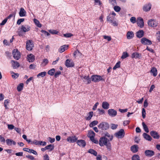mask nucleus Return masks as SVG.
<instances>
[{"instance_id": "f257e3e1", "label": "nucleus", "mask_w": 160, "mask_h": 160, "mask_svg": "<svg viewBox=\"0 0 160 160\" xmlns=\"http://www.w3.org/2000/svg\"><path fill=\"white\" fill-rule=\"evenodd\" d=\"M99 144L101 146H106L107 149L109 151H110L111 150V143L109 142V139L105 137H102L100 138L99 141Z\"/></svg>"}, {"instance_id": "f03ea898", "label": "nucleus", "mask_w": 160, "mask_h": 160, "mask_svg": "<svg viewBox=\"0 0 160 160\" xmlns=\"http://www.w3.org/2000/svg\"><path fill=\"white\" fill-rule=\"evenodd\" d=\"M98 128L102 130H107L109 127V124L106 122H102L100 123L98 126Z\"/></svg>"}, {"instance_id": "7ed1b4c3", "label": "nucleus", "mask_w": 160, "mask_h": 160, "mask_svg": "<svg viewBox=\"0 0 160 160\" xmlns=\"http://www.w3.org/2000/svg\"><path fill=\"white\" fill-rule=\"evenodd\" d=\"M114 17L112 16L111 14H109L107 17V21L110 23H112V25L114 26H117L118 23L117 22L114 20Z\"/></svg>"}, {"instance_id": "20e7f679", "label": "nucleus", "mask_w": 160, "mask_h": 160, "mask_svg": "<svg viewBox=\"0 0 160 160\" xmlns=\"http://www.w3.org/2000/svg\"><path fill=\"white\" fill-rule=\"evenodd\" d=\"M91 78L92 81L94 82H97L100 81H104V79L102 77L98 75H92L91 77Z\"/></svg>"}, {"instance_id": "39448f33", "label": "nucleus", "mask_w": 160, "mask_h": 160, "mask_svg": "<svg viewBox=\"0 0 160 160\" xmlns=\"http://www.w3.org/2000/svg\"><path fill=\"white\" fill-rule=\"evenodd\" d=\"M12 54L14 58L17 60H19L20 58V53L17 49H14L12 51Z\"/></svg>"}, {"instance_id": "423d86ee", "label": "nucleus", "mask_w": 160, "mask_h": 160, "mask_svg": "<svg viewBox=\"0 0 160 160\" xmlns=\"http://www.w3.org/2000/svg\"><path fill=\"white\" fill-rule=\"evenodd\" d=\"M116 137L118 138H122L125 135V132L123 129H120L118 132L115 134Z\"/></svg>"}, {"instance_id": "0eeeda50", "label": "nucleus", "mask_w": 160, "mask_h": 160, "mask_svg": "<svg viewBox=\"0 0 160 160\" xmlns=\"http://www.w3.org/2000/svg\"><path fill=\"white\" fill-rule=\"evenodd\" d=\"M34 45L32 42V41L28 40L27 41L26 43V49L28 51H31L32 50Z\"/></svg>"}, {"instance_id": "6e6552de", "label": "nucleus", "mask_w": 160, "mask_h": 160, "mask_svg": "<svg viewBox=\"0 0 160 160\" xmlns=\"http://www.w3.org/2000/svg\"><path fill=\"white\" fill-rule=\"evenodd\" d=\"M148 24L149 26L152 27H155L158 24V23L156 20L152 19L149 20Z\"/></svg>"}, {"instance_id": "1a4fd4ad", "label": "nucleus", "mask_w": 160, "mask_h": 160, "mask_svg": "<svg viewBox=\"0 0 160 160\" xmlns=\"http://www.w3.org/2000/svg\"><path fill=\"white\" fill-rule=\"evenodd\" d=\"M142 43L145 45H150L152 44V41L145 38H143L141 40Z\"/></svg>"}, {"instance_id": "9d476101", "label": "nucleus", "mask_w": 160, "mask_h": 160, "mask_svg": "<svg viewBox=\"0 0 160 160\" xmlns=\"http://www.w3.org/2000/svg\"><path fill=\"white\" fill-rule=\"evenodd\" d=\"M65 64L68 68L73 67L74 66V64L73 61L69 59H67L66 60Z\"/></svg>"}, {"instance_id": "9b49d317", "label": "nucleus", "mask_w": 160, "mask_h": 160, "mask_svg": "<svg viewBox=\"0 0 160 160\" xmlns=\"http://www.w3.org/2000/svg\"><path fill=\"white\" fill-rule=\"evenodd\" d=\"M137 24L141 28H142L144 26L143 19L141 17H139L137 19Z\"/></svg>"}, {"instance_id": "f8f14e48", "label": "nucleus", "mask_w": 160, "mask_h": 160, "mask_svg": "<svg viewBox=\"0 0 160 160\" xmlns=\"http://www.w3.org/2000/svg\"><path fill=\"white\" fill-rule=\"evenodd\" d=\"M145 155L148 157H152L155 154V152L152 150H147L144 152Z\"/></svg>"}, {"instance_id": "ddd939ff", "label": "nucleus", "mask_w": 160, "mask_h": 160, "mask_svg": "<svg viewBox=\"0 0 160 160\" xmlns=\"http://www.w3.org/2000/svg\"><path fill=\"white\" fill-rule=\"evenodd\" d=\"M152 5L149 3L145 4L143 7L142 10L143 11L148 12L149 11L151 8Z\"/></svg>"}, {"instance_id": "4468645a", "label": "nucleus", "mask_w": 160, "mask_h": 160, "mask_svg": "<svg viewBox=\"0 0 160 160\" xmlns=\"http://www.w3.org/2000/svg\"><path fill=\"white\" fill-rule=\"evenodd\" d=\"M6 144L8 146H12V145H15L16 144V142L13 140L10 139H7L6 141Z\"/></svg>"}, {"instance_id": "2eb2a0df", "label": "nucleus", "mask_w": 160, "mask_h": 160, "mask_svg": "<svg viewBox=\"0 0 160 160\" xmlns=\"http://www.w3.org/2000/svg\"><path fill=\"white\" fill-rule=\"evenodd\" d=\"M77 140L78 138L75 136H69L67 139V141L70 143L75 142Z\"/></svg>"}, {"instance_id": "dca6fc26", "label": "nucleus", "mask_w": 160, "mask_h": 160, "mask_svg": "<svg viewBox=\"0 0 160 160\" xmlns=\"http://www.w3.org/2000/svg\"><path fill=\"white\" fill-rule=\"evenodd\" d=\"M31 27L29 25H22L21 27V31H22L24 32H28L30 30Z\"/></svg>"}, {"instance_id": "f3484780", "label": "nucleus", "mask_w": 160, "mask_h": 160, "mask_svg": "<svg viewBox=\"0 0 160 160\" xmlns=\"http://www.w3.org/2000/svg\"><path fill=\"white\" fill-rule=\"evenodd\" d=\"M108 113L111 117H114L117 115V112L114 109H110L108 110Z\"/></svg>"}, {"instance_id": "a211bd4d", "label": "nucleus", "mask_w": 160, "mask_h": 160, "mask_svg": "<svg viewBox=\"0 0 160 160\" xmlns=\"http://www.w3.org/2000/svg\"><path fill=\"white\" fill-rule=\"evenodd\" d=\"M151 136L154 138L158 139L159 138V135L158 133L154 131H151L150 132Z\"/></svg>"}, {"instance_id": "6ab92c4d", "label": "nucleus", "mask_w": 160, "mask_h": 160, "mask_svg": "<svg viewBox=\"0 0 160 160\" xmlns=\"http://www.w3.org/2000/svg\"><path fill=\"white\" fill-rule=\"evenodd\" d=\"M77 144L80 147H82L83 148L86 145V142L84 140H77Z\"/></svg>"}, {"instance_id": "aec40b11", "label": "nucleus", "mask_w": 160, "mask_h": 160, "mask_svg": "<svg viewBox=\"0 0 160 160\" xmlns=\"http://www.w3.org/2000/svg\"><path fill=\"white\" fill-rule=\"evenodd\" d=\"M12 66L13 69L18 68L20 66L19 63L17 61L12 60L11 61Z\"/></svg>"}, {"instance_id": "412c9836", "label": "nucleus", "mask_w": 160, "mask_h": 160, "mask_svg": "<svg viewBox=\"0 0 160 160\" xmlns=\"http://www.w3.org/2000/svg\"><path fill=\"white\" fill-rule=\"evenodd\" d=\"M23 150L24 151L30 153H32L36 155H38V153L37 152L33 149H30L27 148H23Z\"/></svg>"}, {"instance_id": "4be33fe9", "label": "nucleus", "mask_w": 160, "mask_h": 160, "mask_svg": "<svg viewBox=\"0 0 160 160\" xmlns=\"http://www.w3.org/2000/svg\"><path fill=\"white\" fill-rule=\"evenodd\" d=\"M82 78L84 79V80L83 81L84 82H87V84H89L91 82V78H90L89 76H85L83 77L82 76Z\"/></svg>"}, {"instance_id": "5701e85b", "label": "nucleus", "mask_w": 160, "mask_h": 160, "mask_svg": "<svg viewBox=\"0 0 160 160\" xmlns=\"http://www.w3.org/2000/svg\"><path fill=\"white\" fill-rule=\"evenodd\" d=\"M19 15L21 17L26 16V12L22 8H21L20 9V11L19 12Z\"/></svg>"}, {"instance_id": "b1692460", "label": "nucleus", "mask_w": 160, "mask_h": 160, "mask_svg": "<svg viewBox=\"0 0 160 160\" xmlns=\"http://www.w3.org/2000/svg\"><path fill=\"white\" fill-rule=\"evenodd\" d=\"M68 47V45H64L60 47L58 49V52L60 53L64 52Z\"/></svg>"}, {"instance_id": "393cba45", "label": "nucleus", "mask_w": 160, "mask_h": 160, "mask_svg": "<svg viewBox=\"0 0 160 160\" xmlns=\"http://www.w3.org/2000/svg\"><path fill=\"white\" fill-rule=\"evenodd\" d=\"M144 34V32L142 30H139L136 33V36L138 38H142Z\"/></svg>"}, {"instance_id": "a878e982", "label": "nucleus", "mask_w": 160, "mask_h": 160, "mask_svg": "<svg viewBox=\"0 0 160 160\" xmlns=\"http://www.w3.org/2000/svg\"><path fill=\"white\" fill-rule=\"evenodd\" d=\"M127 38L128 39H132L134 37V34L132 31H128L126 34Z\"/></svg>"}, {"instance_id": "bb28decb", "label": "nucleus", "mask_w": 160, "mask_h": 160, "mask_svg": "<svg viewBox=\"0 0 160 160\" xmlns=\"http://www.w3.org/2000/svg\"><path fill=\"white\" fill-rule=\"evenodd\" d=\"M28 60L29 62H33L34 60V56L32 54H30L27 56Z\"/></svg>"}, {"instance_id": "cd10ccee", "label": "nucleus", "mask_w": 160, "mask_h": 160, "mask_svg": "<svg viewBox=\"0 0 160 160\" xmlns=\"http://www.w3.org/2000/svg\"><path fill=\"white\" fill-rule=\"evenodd\" d=\"M150 72L152 73V75L154 77H156L157 75V70L154 67L152 68Z\"/></svg>"}, {"instance_id": "c85d7f7f", "label": "nucleus", "mask_w": 160, "mask_h": 160, "mask_svg": "<svg viewBox=\"0 0 160 160\" xmlns=\"http://www.w3.org/2000/svg\"><path fill=\"white\" fill-rule=\"evenodd\" d=\"M138 147L137 145H134L131 147V151L133 153H135L138 151Z\"/></svg>"}, {"instance_id": "c756f323", "label": "nucleus", "mask_w": 160, "mask_h": 160, "mask_svg": "<svg viewBox=\"0 0 160 160\" xmlns=\"http://www.w3.org/2000/svg\"><path fill=\"white\" fill-rule=\"evenodd\" d=\"M88 117H86L85 118L86 120H90L93 115V112L92 111L90 112L88 114Z\"/></svg>"}, {"instance_id": "7c9ffc66", "label": "nucleus", "mask_w": 160, "mask_h": 160, "mask_svg": "<svg viewBox=\"0 0 160 160\" xmlns=\"http://www.w3.org/2000/svg\"><path fill=\"white\" fill-rule=\"evenodd\" d=\"M142 135L144 138L146 140L149 141H151L152 138L149 135L147 134L146 133H144Z\"/></svg>"}, {"instance_id": "2f4dec72", "label": "nucleus", "mask_w": 160, "mask_h": 160, "mask_svg": "<svg viewBox=\"0 0 160 160\" xmlns=\"http://www.w3.org/2000/svg\"><path fill=\"white\" fill-rule=\"evenodd\" d=\"M109 103L106 102H103L102 103V107L105 109H107L109 108Z\"/></svg>"}, {"instance_id": "473e14b6", "label": "nucleus", "mask_w": 160, "mask_h": 160, "mask_svg": "<svg viewBox=\"0 0 160 160\" xmlns=\"http://www.w3.org/2000/svg\"><path fill=\"white\" fill-rule=\"evenodd\" d=\"M141 54L138 52H134L132 54V58H139L141 57Z\"/></svg>"}, {"instance_id": "72a5a7b5", "label": "nucleus", "mask_w": 160, "mask_h": 160, "mask_svg": "<svg viewBox=\"0 0 160 160\" xmlns=\"http://www.w3.org/2000/svg\"><path fill=\"white\" fill-rule=\"evenodd\" d=\"M95 136V133L92 130L89 131L88 132V137L90 138H93V137H94Z\"/></svg>"}, {"instance_id": "f704fd0d", "label": "nucleus", "mask_w": 160, "mask_h": 160, "mask_svg": "<svg viewBox=\"0 0 160 160\" xmlns=\"http://www.w3.org/2000/svg\"><path fill=\"white\" fill-rule=\"evenodd\" d=\"M88 152L93 154L95 156H97V152L93 149H89L88 151Z\"/></svg>"}, {"instance_id": "c9c22d12", "label": "nucleus", "mask_w": 160, "mask_h": 160, "mask_svg": "<svg viewBox=\"0 0 160 160\" xmlns=\"http://www.w3.org/2000/svg\"><path fill=\"white\" fill-rule=\"evenodd\" d=\"M34 22L35 25L38 27L41 28L42 27V24L40 23L39 21L36 19H34Z\"/></svg>"}, {"instance_id": "e433bc0d", "label": "nucleus", "mask_w": 160, "mask_h": 160, "mask_svg": "<svg viewBox=\"0 0 160 160\" xmlns=\"http://www.w3.org/2000/svg\"><path fill=\"white\" fill-rule=\"evenodd\" d=\"M55 71V69L54 68H52L48 71V73L49 75L52 76L54 75Z\"/></svg>"}, {"instance_id": "4c0bfd02", "label": "nucleus", "mask_w": 160, "mask_h": 160, "mask_svg": "<svg viewBox=\"0 0 160 160\" xmlns=\"http://www.w3.org/2000/svg\"><path fill=\"white\" fill-rule=\"evenodd\" d=\"M46 74L47 72L45 71L39 73L37 75V77L38 78H39L40 77H41L42 78L45 76L46 75Z\"/></svg>"}, {"instance_id": "58836bf2", "label": "nucleus", "mask_w": 160, "mask_h": 160, "mask_svg": "<svg viewBox=\"0 0 160 160\" xmlns=\"http://www.w3.org/2000/svg\"><path fill=\"white\" fill-rule=\"evenodd\" d=\"M142 124L143 128V129L145 132L147 133L149 132V130L147 126L146 125L144 122H142Z\"/></svg>"}, {"instance_id": "ea45409f", "label": "nucleus", "mask_w": 160, "mask_h": 160, "mask_svg": "<svg viewBox=\"0 0 160 160\" xmlns=\"http://www.w3.org/2000/svg\"><path fill=\"white\" fill-rule=\"evenodd\" d=\"M23 84L20 83L17 87V89L18 92L21 91L23 89Z\"/></svg>"}, {"instance_id": "a19ab883", "label": "nucleus", "mask_w": 160, "mask_h": 160, "mask_svg": "<svg viewBox=\"0 0 160 160\" xmlns=\"http://www.w3.org/2000/svg\"><path fill=\"white\" fill-rule=\"evenodd\" d=\"M98 123V122L97 120H94L92 122L89 124L90 127H92L97 125Z\"/></svg>"}, {"instance_id": "79ce46f5", "label": "nucleus", "mask_w": 160, "mask_h": 160, "mask_svg": "<svg viewBox=\"0 0 160 160\" xmlns=\"http://www.w3.org/2000/svg\"><path fill=\"white\" fill-rule=\"evenodd\" d=\"M140 157L139 155L137 154L133 155L132 158V160H140Z\"/></svg>"}, {"instance_id": "37998d69", "label": "nucleus", "mask_w": 160, "mask_h": 160, "mask_svg": "<svg viewBox=\"0 0 160 160\" xmlns=\"http://www.w3.org/2000/svg\"><path fill=\"white\" fill-rule=\"evenodd\" d=\"M104 137H106V138H107V137L109 138V141H112L113 138V136H110L109 134L107 132H106L105 134V135Z\"/></svg>"}, {"instance_id": "c03bdc74", "label": "nucleus", "mask_w": 160, "mask_h": 160, "mask_svg": "<svg viewBox=\"0 0 160 160\" xmlns=\"http://www.w3.org/2000/svg\"><path fill=\"white\" fill-rule=\"evenodd\" d=\"M48 150L49 149L50 151H52L54 148V146L52 144H49L46 146Z\"/></svg>"}, {"instance_id": "a18cd8bd", "label": "nucleus", "mask_w": 160, "mask_h": 160, "mask_svg": "<svg viewBox=\"0 0 160 160\" xmlns=\"http://www.w3.org/2000/svg\"><path fill=\"white\" fill-rule=\"evenodd\" d=\"M120 63L121 62L120 61L118 62L113 67V69L114 70L117 68H119L120 66Z\"/></svg>"}, {"instance_id": "49530a36", "label": "nucleus", "mask_w": 160, "mask_h": 160, "mask_svg": "<svg viewBox=\"0 0 160 160\" xmlns=\"http://www.w3.org/2000/svg\"><path fill=\"white\" fill-rule=\"evenodd\" d=\"M129 56V54L126 52H124L123 53L122 56H121V58L123 59L126 58Z\"/></svg>"}, {"instance_id": "de8ad7c7", "label": "nucleus", "mask_w": 160, "mask_h": 160, "mask_svg": "<svg viewBox=\"0 0 160 160\" xmlns=\"http://www.w3.org/2000/svg\"><path fill=\"white\" fill-rule=\"evenodd\" d=\"M49 32L50 33H51V34H58V31H57L56 30H49Z\"/></svg>"}, {"instance_id": "09e8293b", "label": "nucleus", "mask_w": 160, "mask_h": 160, "mask_svg": "<svg viewBox=\"0 0 160 160\" xmlns=\"http://www.w3.org/2000/svg\"><path fill=\"white\" fill-rule=\"evenodd\" d=\"M40 141H38L36 140H34L32 142L31 144H35L37 145H39V144H41L40 142Z\"/></svg>"}, {"instance_id": "8fccbe9b", "label": "nucleus", "mask_w": 160, "mask_h": 160, "mask_svg": "<svg viewBox=\"0 0 160 160\" xmlns=\"http://www.w3.org/2000/svg\"><path fill=\"white\" fill-rule=\"evenodd\" d=\"M5 141V138L2 135H0V142L2 143H4Z\"/></svg>"}, {"instance_id": "3c124183", "label": "nucleus", "mask_w": 160, "mask_h": 160, "mask_svg": "<svg viewBox=\"0 0 160 160\" xmlns=\"http://www.w3.org/2000/svg\"><path fill=\"white\" fill-rule=\"evenodd\" d=\"M114 10L116 12H119L121 10V8L118 6H116L114 7Z\"/></svg>"}, {"instance_id": "603ef678", "label": "nucleus", "mask_w": 160, "mask_h": 160, "mask_svg": "<svg viewBox=\"0 0 160 160\" xmlns=\"http://www.w3.org/2000/svg\"><path fill=\"white\" fill-rule=\"evenodd\" d=\"M142 118L144 119L146 117V110L144 108H143L142 109Z\"/></svg>"}, {"instance_id": "864d4df0", "label": "nucleus", "mask_w": 160, "mask_h": 160, "mask_svg": "<svg viewBox=\"0 0 160 160\" xmlns=\"http://www.w3.org/2000/svg\"><path fill=\"white\" fill-rule=\"evenodd\" d=\"M130 21L132 23H135L136 22V18L134 17H131L130 19Z\"/></svg>"}, {"instance_id": "5fc2aeb1", "label": "nucleus", "mask_w": 160, "mask_h": 160, "mask_svg": "<svg viewBox=\"0 0 160 160\" xmlns=\"http://www.w3.org/2000/svg\"><path fill=\"white\" fill-rule=\"evenodd\" d=\"M24 21V18H21L18 19L17 22V24L18 25H20L21 22H23Z\"/></svg>"}, {"instance_id": "6e6d98bb", "label": "nucleus", "mask_w": 160, "mask_h": 160, "mask_svg": "<svg viewBox=\"0 0 160 160\" xmlns=\"http://www.w3.org/2000/svg\"><path fill=\"white\" fill-rule=\"evenodd\" d=\"M109 2L113 6L117 4L116 0H109Z\"/></svg>"}, {"instance_id": "4d7b16f0", "label": "nucleus", "mask_w": 160, "mask_h": 160, "mask_svg": "<svg viewBox=\"0 0 160 160\" xmlns=\"http://www.w3.org/2000/svg\"><path fill=\"white\" fill-rule=\"evenodd\" d=\"M103 37L104 39H107L108 41H109L111 40V38L110 36L104 35Z\"/></svg>"}, {"instance_id": "13d9d810", "label": "nucleus", "mask_w": 160, "mask_h": 160, "mask_svg": "<svg viewBox=\"0 0 160 160\" xmlns=\"http://www.w3.org/2000/svg\"><path fill=\"white\" fill-rule=\"evenodd\" d=\"M61 73V72L58 71L57 72H56L54 74V77L55 78H57L58 77V76L60 75Z\"/></svg>"}, {"instance_id": "bf43d9fd", "label": "nucleus", "mask_w": 160, "mask_h": 160, "mask_svg": "<svg viewBox=\"0 0 160 160\" xmlns=\"http://www.w3.org/2000/svg\"><path fill=\"white\" fill-rule=\"evenodd\" d=\"M8 128L9 129L12 130L14 128V126L12 124H8Z\"/></svg>"}, {"instance_id": "052dcab7", "label": "nucleus", "mask_w": 160, "mask_h": 160, "mask_svg": "<svg viewBox=\"0 0 160 160\" xmlns=\"http://www.w3.org/2000/svg\"><path fill=\"white\" fill-rule=\"evenodd\" d=\"M98 110L99 112V114L100 115L102 114L105 112L104 110L102 109H100L99 108H98Z\"/></svg>"}, {"instance_id": "680f3d73", "label": "nucleus", "mask_w": 160, "mask_h": 160, "mask_svg": "<svg viewBox=\"0 0 160 160\" xmlns=\"http://www.w3.org/2000/svg\"><path fill=\"white\" fill-rule=\"evenodd\" d=\"M73 36V35L71 33H67L64 34V36L66 38L71 37Z\"/></svg>"}, {"instance_id": "e2e57ef3", "label": "nucleus", "mask_w": 160, "mask_h": 160, "mask_svg": "<svg viewBox=\"0 0 160 160\" xmlns=\"http://www.w3.org/2000/svg\"><path fill=\"white\" fill-rule=\"evenodd\" d=\"M118 126V125L117 124H112L111 125V128L113 130L117 128Z\"/></svg>"}, {"instance_id": "0e129e2a", "label": "nucleus", "mask_w": 160, "mask_h": 160, "mask_svg": "<svg viewBox=\"0 0 160 160\" xmlns=\"http://www.w3.org/2000/svg\"><path fill=\"white\" fill-rule=\"evenodd\" d=\"M90 139L95 144H98V141L96 139H94V137H93V138H90Z\"/></svg>"}, {"instance_id": "69168bd1", "label": "nucleus", "mask_w": 160, "mask_h": 160, "mask_svg": "<svg viewBox=\"0 0 160 160\" xmlns=\"http://www.w3.org/2000/svg\"><path fill=\"white\" fill-rule=\"evenodd\" d=\"M157 39L159 42H160V32L158 31L157 33Z\"/></svg>"}, {"instance_id": "338daca9", "label": "nucleus", "mask_w": 160, "mask_h": 160, "mask_svg": "<svg viewBox=\"0 0 160 160\" xmlns=\"http://www.w3.org/2000/svg\"><path fill=\"white\" fill-rule=\"evenodd\" d=\"M7 21V19H5L2 21V22L0 23V25L1 26L4 25L6 23Z\"/></svg>"}, {"instance_id": "774afa93", "label": "nucleus", "mask_w": 160, "mask_h": 160, "mask_svg": "<svg viewBox=\"0 0 160 160\" xmlns=\"http://www.w3.org/2000/svg\"><path fill=\"white\" fill-rule=\"evenodd\" d=\"M43 159L44 160H49V157L48 154H46L44 156Z\"/></svg>"}]
</instances>
